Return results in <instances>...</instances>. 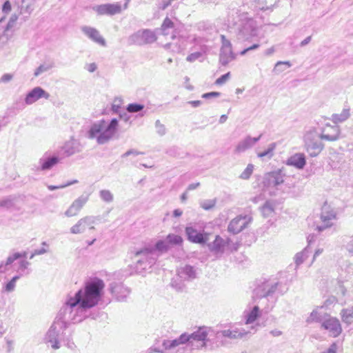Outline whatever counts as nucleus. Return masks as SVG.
I'll list each match as a JSON object with an SVG mask.
<instances>
[{
	"label": "nucleus",
	"mask_w": 353,
	"mask_h": 353,
	"mask_svg": "<svg viewBox=\"0 0 353 353\" xmlns=\"http://www.w3.org/2000/svg\"><path fill=\"white\" fill-rule=\"evenodd\" d=\"M105 283L99 278L94 277L85 282L84 287L79 290L73 296L67 298L62 307L68 319L82 321L88 316V309L92 308L101 301Z\"/></svg>",
	"instance_id": "nucleus-1"
},
{
	"label": "nucleus",
	"mask_w": 353,
	"mask_h": 353,
	"mask_svg": "<svg viewBox=\"0 0 353 353\" xmlns=\"http://www.w3.org/2000/svg\"><path fill=\"white\" fill-rule=\"evenodd\" d=\"M80 322L68 319V316L65 312H62L61 307L45 336L46 343H49L52 349L58 350L61 347V343L63 341L65 342V345L68 348L73 349L74 343L70 340V333L67 330L68 325L71 323Z\"/></svg>",
	"instance_id": "nucleus-2"
},
{
	"label": "nucleus",
	"mask_w": 353,
	"mask_h": 353,
	"mask_svg": "<svg viewBox=\"0 0 353 353\" xmlns=\"http://www.w3.org/2000/svg\"><path fill=\"white\" fill-rule=\"evenodd\" d=\"M330 129L333 130L332 134L327 133V130H323L321 134L314 131H309L305 134L304 148L310 157H317L324 149V144L321 140L335 141L339 139L340 129L338 127Z\"/></svg>",
	"instance_id": "nucleus-3"
},
{
	"label": "nucleus",
	"mask_w": 353,
	"mask_h": 353,
	"mask_svg": "<svg viewBox=\"0 0 353 353\" xmlns=\"http://www.w3.org/2000/svg\"><path fill=\"white\" fill-rule=\"evenodd\" d=\"M118 128V120L112 119L108 123L101 119L93 123L87 133L90 139H96L98 144L102 145L109 141L114 135Z\"/></svg>",
	"instance_id": "nucleus-4"
},
{
	"label": "nucleus",
	"mask_w": 353,
	"mask_h": 353,
	"mask_svg": "<svg viewBox=\"0 0 353 353\" xmlns=\"http://www.w3.org/2000/svg\"><path fill=\"white\" fill-rule=\"evenodd\" d=\"M157 255L154 250L144 248L135 252L133 256L134 264L130 265L131 274H142L155 264Z\"/></svg>",
	"instance_id": "nucleus-5"
},
{
	"label": "nucleus",
	"mask_w": 353,
	"mask_h": 353,
	"mask_svg": "<svg viewBox=\"0 0 353 353\" xmlns=\"http://www.w3.org/2000/svg\"><path fill=\"white\" fill-rule=\"evenodd\" d=\"M205 225L202 223H190L185 229L188 240L193 243L205 244L209 240L208 232H205Z\"/></svg>",
	"instance_id": "nucleus-6"
},
{
	"label": "nucleus",
	"mask_w": 353,
	"mask_h": 353,
	"mask_svg": "<svg viewBox=\"0 0 353 353\" xmlns=\"http://www.w3.org/2000/svg\"><path fill=\"white\" fill-rule=\"evenodd\" d=\"M157 39L154 30L150 29L139 30L128 38L130 44L143 46L155 42Z\"/></svg>",
	"instance_id": "nucleus-7"
},
{
	"label": "nucleus",
	"mask_w": 353,
	"mask_h": 353,
	"mask_svg": "<svg viewBox=\"0 0 353 353\" xmlns=\"http://www.w3.org/2000/svg\"><path fill=\"white\" fill-rule=\"evenodd\" d=\"M99 220L100 217L97 216L88 215L83 216L70 228V232L72 234H81L85 233L87 230H95L94 225Z\"/></svg>",
	"instance_id": "nucleus-8"
},
{
	"label": "nucleus",
	"mask_w": 353,
	"mask_h": 353,
	"mask_svg": "<svg viewBox=\"0 0 353 353\" xmlns=\"http://www.w3.org/2000/svg\"><path fill=\"white\" fill-rule=\"evenodd\" d=\"M108 291L112 294L113 299L119 302L125 301L131 292L128 287L125 286L123 283L117 281L110 283Z\"/></svg>",
	"instance_id": "nucleus-9"
},
{
	"label": "nucleus",
	"mask_w": 353,
	"mask_h": 353,
	"mask_svg": "<svg viewBox=\"0 0 353 353\" xmlns=\"http://www.w3.org/2000/svg\"><path fill=\"white\" fill-rule=\"evenodd\" d=\"M91 9L98 16H114L120 14L123 10L121 3L94 5Z\"/></svg>",
	"instance_id": "nucleus-10"
},
{
	"label": "nucleus",
	"mask_w": 353,
	"mask_h": 353,
	"mask_svg": "<svg viewBox=\"0 0 353 353\" xmlns=\"http://www.w3.org/2000/svg\"><path fill=\"white\" fill-rule=\"evenodd\" d=\"M252 221V218L249 215L237 216L230 221L228 230L234 234H238L248 228Z\"/></svg>",
	"instance_id": "nucleus-11"
},
{
	"label": "nucleus",
	"mask_w": 353,
	"mask_h": 353,
	"mask_svg": "<svg viewBox=\"0 0 353 353\" xmlns=\"http://www.w3.org/2000/svg\"><path fill=\"white\" fill-rule=\"evenodd\" d=\"M83 146L79 140L71 137L61 147L60 152L65 157H71L82 151Z\"/></svg>",
	"instance_id": "nucleus-12"
},
{
	"label": "nucleus",
	"mask_w": 353,
	"mask_h": 353,
	"mask_svg": "<svg viewBox=\"0 0 353 353\" xmlns=\"http://www.w3.org/2000/svg\"><path fill=\"white\" fill-rule=\"evenodd\" d=\"M278 283H270L268 281H264L257 285L254 290V296L261 299L272 295L276 290Z\"/></svg>",
	"instance_id": "nucleus-13"
},
{
	"label": "nucleus",
	"mask_w": 353,
	"mask_h": 353,
	"mask_svg": "<svg viewBox=\"0 0 353 353\" xmlns=\"http://www.w3.org/2000/svg\"><path fill=\"white\" fill-rule=\"evenodd\" d=\"M50 95L41 87L37 86L27 92L24 98L26 105H30L41 99H49Z\"/></svg>",
	"instance_id": "nucleus-14"
},
{
	"label": "nucleus",
	"mask_w": 353,
	"mask_h": 353,
	"mask_svg": "<svg viewBox=\"0 0 353 353\" xmlns=\"http://www.w3.org/2000/svg\"><path fill=\"white\" fill-rule=\"evenodd\" d=\"M209 330L207 327H201L190 334L192 348H199L205 345Z\"/></svg>",
	"instance_id": "nucleus-15"
},
{
	"label": "nucleus",
	"mask_w": 353,
	"mask_h": 353,
	"mask_svg": "<svg viewBox=\"0 0 353 353\" xmlns=\"http://www.w3.org/2000/svg\"><path fill=\"white\" fill-rule=\"evenodd\" d=\"M321 327L328 330L330 334L333 337L338 336L342 332V327L339 319L331 317L329 314L321 323Z\"/></svg>",
	"instance_id": "nucleus-16"
},
{
	"label": "nucleus",
	"mask_w": 353,
	"mask_h": 353,
	"mask_svg": "<svg viewBox=\"0 0 353 353\" xmlns=\"http://www.w3.org/2000/svg\"><path fill=\"white\" fill-rule=\"evenodd\" d=\"M89 199V195L82 194L76 199L65 212L67 217L77 216Z\"/></svg>",
	"instance_id": "nucleus-17"
},
{
	"label": "nucleus",
	"mask_w": 353,
	"mask_h": 353,
	"mask_svg": "<svg viewBox=\"0 0 353 353\" xmlns=\"http://www.w3.org/2000/svg\"><path fill=\"white\" fill-rule=\"evenodd\" d=\"M81 32L93 42L105 47L106 41L105 39L101 35L99 31L95 28L83 26L81 28Z\"/></svg>",
	"instance_id": "nucleus-18"
},
{
	"label": "nucleus",
	"mask_w": 353,
	"mask_h": 353,
	"mask_svg": "<svg viewBox=\"0 0 353 353\" xmlns=\"http://www.w3.org/2000/svg\"><path fill=\"white\" fill-rule=\"evenodd\" d=\"M183 344H187L192 347L190 334L183 333L177 339L173 340H164L162 345L165 350H172Z\"/></svg>",
	"instance_id": "nucleus-19"
},
{
	"label": "nucleus",
	"mask_w": 353,
	"mask_h": 353,
	"mask_svg": "<svg viewBox=\"0 0 353 353\" xmlns=\"http://www.w3.org/2000/svg\"><path fill=\"white\" fill-rule=\"evenodd\" d=\"M238 39L248 40L255 34V28L254 21L252 19L247 20L245 23L240 25L238 28Z\"/></svg>",
	"instance_id": "nucleus-20"
},
{
	"label": "nucleus",
	"mask_w": 353,
	"mask_h": 353,
	"mask_svg": "<svg viewBox=\"0 0 353 353\" xmlns=\"http://www.w3.org/2000/svg\"><path fill=\"white\" fill-rule=\"evenodd\" d=\"M177 275L183 281H190L197 277L198 268L190 265H185L177 270Z\"/></svg>",
	"instance_id": "nucleus-21"
},
{
	"label": "nucleus",
	"mask_w": 353,
	"mask_h": 353,
	"mask_svg": "<svg viewBox=\"0 0 353 353\" xmlns=\"http://www.w3.org/2000/svg\"><path fill=\"white\" fill-rule=\"evenodd\" d=\"M222 65H225L236 58V54L232 52V44L222 35Z\"/></svg>",
	"instance_id": "nucleus-22"
},
{
	"label": "nucleus",
	"mask_w": 353,
	"mask_h": 353,
	"mask_svg": "<svg viewBox=\"0 0 353 353\" xmlns=\"http://www.w3.org/2000/svg\"><path fill=\"white\" fill-rule=\"evenodd\" d=\"M60 159L57 155L51 156L48 152L45 153L39 161L40 170L44 171L52 169L60 161Z\"/></svg>",
	"instance_id": "nucleus-23"
},
{
	"label": "nucleus",
	"mask_w": 353,
	"mask_h": 353,
	"mask_svg": "<svg viewBox=\"0 0 353 353\" xmlns=\"http://www.w3.org/2000/svg\"><path fill=\"white\" fill-rule=\"evenodd\" d=\"M35 0H21L18 6L19 14L22 15V19L26 21L34 10Z\"/></svg>",
	"instance_id": "nucleus-24"
},
{
	"label": "nucleus",
	"mask_w": 353,
	"mask_h": 353,
	"mask_svg": "<svg viewBox=\"0 0 353 353\" xmlns=\"http://www.w3.org/2000/svg\"><path fill=\"white\" fill-rule=\"evenodd\" d=\"M286 164L296 169L302 170L306 165L305 156L303 153H296L288 159Z\"/></svg>",
	"instance_id": "nucleus-25"
},
{
	"label": "nucleus",
	"mask_w": 353,
	"mask_h": 353,
	"mask_svg": "<svg viewBox=\"0 0 353 353\" xmlns=\"http://www.w3.org/2000/svg\"><path fill=\"white\" fill-rule=\"evenodd\" d=\"M262 137L261 134L258 137L252 138L250 136H247L244 139L241 141L236 147V151L238 152H243L245 150L251 148L254 144L258 142Z\"/></svg>",
	"instance_id": "nucleus-26"
},
{
	"label": "nucleus",
	"mask_w": 353,
	"mask_h": 353,
	"mask_svg": "<svg viewBox=\"0 0 353 353\" xmlns=\"http://www.w3.org/2000/svg\"><path fill=\"white\" fill-rule=\"evenodd\" d=\"M269 186L276 187L284 181L283 174L281 170L270 172L266 178Z\"/></svg>",
	"instance_id": "nucleus-27"
},
{
	"label": "nucleus",
	"mask_w": 353,
	"mask_h": 353,
	"mask_svg": "<svg viewBox=\"0 0 353 353\" xmlns=\"http://www.w3.org/2000/svg\"><path fill=\"white\" fill-rule=\"evenodd\" d=\"M335 216H336L333 212H323L321 216L323 224L317 226L319 232H322L326 228L331 227L332 225L331 221L335 219Z\"/></svg>",
	"instance_id": "nucleus-28"
},
{
	"label": "nucleus",
	"mask_w": 353,
	"mask_h": 353,
	"mask_svg": "<svg viewBox=\"0 0 353 353\" xmlns=\"http://www.w3.org/2000/svg\"><path fill=\"white\" fill-rule=\"evenodd\" d=\"M250 332H245V330H222V336L228 337L231 339H242L247 336Z\"/></svg>",
	"instance_id": "nucleus-29"
},
{
	"label": "nucleus",
	"mask_w": 353,
	"mask_h": 353,
	"mask_svg": "<svg viewBox=\"0 0 353 353\" xmlns=\"http://www.w3.org/2000/svg\"><path fill=\"white\" fill-rule=\"evenodd\" d=\"M350 117V108H345L341 113L333 114L331 120L334 123H343L347 120Z\"/></svg>",
	"instance_id": "nucleus-30"
},
{
	"label": "nucleus",
	"mask_w": 353,
	"mask_h": 353,
	"mask_svg": "<svg viewBox=\"0 0 353 353\" xmlns=\"http://www.w3.org/2000/svg\"><path fill=\"white\" fill-rule=\"evenodd\" d=\"M19 198L8 196L0 201V208L6 209L18 208Z\"/></svg>",
	"instance_id": "nucleus-31"
},
{
	"label": "nucleus",
	"mask_w": 353,
	"mask_h": 353,
	"mask_svg": "<svg viewBox=\"0 0 353 353\" xmlns=\"http://www.w3.org/2000/svg\"><path fill=\"white\" fill-rule=\"evenodd\" d=\"M326 316H328V314L325 312H319L317 310H313L310 315L306 319L307 323H312L314 322H321L325 321Z\"/></svg>",
	"instance_id": "nucleus-32"
},
{
	"label": "nucleus",
	"mask_w": 353,
	"mask_h": 353,
	"mask_svg": "<svg viewBox=\"0 0 353 353\" xmlns=\"http://www.w3.org/2000/svg\"><path fill=\"white\" fill-rule=\"evenodd\" d=\"M340 314L344 323L350 325L353 323V306L342 309Z\"/></svg>",
	"instance_id": "nucleus-33"
},
{
	"label": "nucleus",
	"mask_w": 353,
	"mask_h": 353,
	"mask_svg": "<svg viewBox=\"0 0 353 353\" xmlns=\"http://www.w3.org/2000/svg\"><path fill=\"white\" fill-rule=\"evenodd\" d=\"M311 250L310 247L307 246L301 252L296 253L294 256V261L296 266H299L302 264L305 260L308 257Z\"/></svg>",
	"instance_id": "nucleus-34"
},
{
	"label": "nucleus",
	"mask_w": 353,
	"mask_h": 353,
	"mask_svg": "<svg viewBox=\"0 0 353 353\" xmlns=\"http://www.w3.org/2000/svg\"><path fill=\"white\" fill-rule=\"evenodd\" d=\"M260 316L259 307L255 305L252 310L245 316V323L250 324L254 322Z\"/></svg>",
	"instance_id": "nucleus-35"
},
{
	"label": "nucleus",
	"mask_w": 353,
	"mask_h": 353,
	"mask_svg": "<svg viewBox=\"0 0 353 353\" xmlns=\"http://www.w3.org/2000/svg\"><path fill=\"white\" fill-rule=\"evenodd\" d=\"M239 243L236 241L233 242L232 240L227 239L226 241H224L222 239V253L224 250H228L230 252L236 251L239 248Z\"/></svg>",
	"instance_id": "nucleus-36"
},
{
	"label": "nucleus",
	"mask_w": 353,
	"mask_h": 353,
	"mask_svg": "<svg viewBox=\"0 0 353 353\" xmlns=\"http://www.w3.org/2000/svg\"><path fill=\"white\" fill-rule=\"evenodd\" d=\"M30 265V263L26 260H21L19 261V265L18 269L17 270V275L19 276V278L24 275H27L29 274L30 271L28 270V267Z\"/></svg>",
	"instance_id": "nucleus-37"
},
{
	"label": "nucleus",
	"mask_w": 353,
	"mask_h": 353,
	"mask_svg": "<svg viewBox=\"0 0 353 353\" xmlns=\"http://www.w3.org/2000/svg\"><path fill=\"white\" fill-rule=\"evenodd\" d=\"M26 257V252H23L22 254L21 253H19V252H16L14 254H13L11 256H9L6 260V261L5 263H3V269L5 268V271L8 270V266L10 265L14 261H16L17 259L21 258V257Z\"/></svg>",
	"instance_id": "nucleus-38"
},
{
	"label": "nucleus",
	"mask_w": 353,
	"mask_h": 353,
	"mask_svg": "<svg viewBox=\"0 0 353 353\" xmlns=\"http://www.w3.org/2000/svg\"><path fill=\"white\" fill-rule=\"evenodd\" d=\"M276 145L275 143H270L268 145V149H266L263 152L258 153V154H257L258 157L263 158V157H267L268 159H270L273 156V154H274L273 152H274V150L276 148Z\"/></svg>",
	"instance_id": "nucleus-39"
},
{
	"label": "nucleus",
	"mask_w": 353,
	"mask_h": 353,
	"mask_svg": "<svg viewBox=\"0 0 353 353\" xmlns=\"http://www.w3.org/2000/svg\"><path fill=\"white\" fill-rule=\"evenodd\" d=\"M261 210L264 217H269L274 212L273 205L270 201H266L265 204L262 206Z\"/></svg>",
	"instance_id": "nucleus-40"
},
{
	"label": "nucleus",
	"mask_w": 353,
	"mask_h": 353,
	"mask_svg": "<svg viewBox=\"0 0 353 353\" xmlns=\"http://www.w3.org/2000/svg\"><path fill=\"white\" fill-rule=\"evenodd\" d=\"M170 248L169 244L166 240H159L155 243L154 248H151L154 250L160 251L161 252H167Z\"/></svg>",
	"instance_id": "nucleus-41"
},
{
	"label": "nucleus",
	"mask_w": 353,
	"mask_h": 353,
	"mask_svg": "<svg viewBox=\"0 0 353 353\" xmlns=\"http://www.w3.org/2000/svg\"><path fill=\"white\" fill-rule=\"evenodd\" d=\"M166 241L168 244L172 245H181L183 241L181 236L174 234H168L166 237Z\"/></svg>",
	"instance_id": "nucleus-42"
},
{
	"label": "nucleus",
	"mask_w": 353,
	"mask_h": 353,
	"mask_svg": "<svg viewBox=\"0 0 353 353\" xmlns=\"http://www.w3.org/2000/svg\"><path fill=\"white\" fill-rule=\"evenodd\" d=\"M216 204V199H205L199 201V205L205 210L212 209Z\"/></svg>",
	"instance_id": "nucleus-43"
},
{
	"label": "nucleus",
	"mask_w": 353,
	"mask_h": 353,
	"mask_svg": "<svg viewBox=\"0 0 353 353\" xmlns=\"http://www.w3.org/2000/svg\"><path fill=\"white\" fill-rule=\"evenodd\" d=\"M284 66H287V68H290L292 66V64L290 61H278L274 68V72L276 73H280L283 72L286 68Z\"/></svg>",
	"instance_id": "nucleus-44"
},
{
	"label": "nucleus",
	"mask_w": 353,
	"mask_h": 353,
	"mask_svg": "<svg viewBox=\"0 0 353 353\" xmlns=\"http://www.w3.org/2000/svg\"><path fill=\"white\" fill-rule=\"evenodd\" d=\"M143 108H144L143 105L140 104V103H130L128 105V106L126 108V110L130 113H137V112H139L141 110H143Z\"/></svg>",
	"instance_id": "nucleus-45"
},
{
	"label": "nucleus",
	"mask_w": 353,
	"mask_h": 353,
	"mask_svg": "<svg viewBox=\"0 0 353 353\" xmlns=\"http://www.w3.org/2000/svg\"><path fill=\"white\" fill-rule=\"evenodd\" d=\"M19 18V14H12V16L10 17L6 28H5V30H4V34H6V32H8L9 30H10L12 28H13L15 25H16V22L17 21Z\"/></svg>",
	"instance_id": "nucleus-46"
},
{
	"label": "nucleus",
	"mask_w": 353,
	"mask_h": 353,
	"mask_svg": "<svg viewBox=\"0 0 353 353\" xmlns=\"http://www.w3.org/2000/svg\"><path fill=\"white\" fill-rule=\"evenodd\" d=\"M100 198L105 202L110 203L113 201V194L110 190H102L99 192Z\"/></svg>",
	"instance_id": "nucleus-47"
},
{
	"label": "nucleus",
	"mask_w": 353,
	"mask_h": 353,
	"mask_svg": "<svg viewBox=\"0 0 353 353\" xmlns=\"http://www.w3.org/2000/svg\"><path fill=\"white\" fill-rule=\"evenodd\" d=\"M19 276H14L4 286V290L8 292H12L14 290L16 282L19 279Z\"/></svg>",
	"instance_id": "nucleus-48"
},
{
	"label": "nucleus",
	"mask_w": 353,
	"mask_h": 353,
	"mask_svg": "<svg viewBox=\"0 0 353 353\" xmlns=\"http://www.w3.org/2000/svg\"><path fill=\"white\" fill-rule=\"evenodd\" d=\"M208 247L211 251L219 252L221 250V240L219 239V236L216 235L215 240L209 243Z\"/></svg>",
	"instance_id": "nucleus-49"
},
{
	"label": "nucleus",
	"mask_w": 353,
	"mask_h": 353,
	"mask_svg": "<svg viewBox=\"0 0 353 353\" xmlns=\"http://www.w3.org/2000/svg\"><path fill=\"white\" fill-rule=\"evenodd\" d=\"M254 166L252 164H248L244 171L241 174L240 178L243 179H248L253 172Z\"/></svg>",
	"instance_id": "nucleus-50"
},
{
	"label": "nucleus",
	"mask_w": 353,
	"mask_h": 353,
	"mask_svg": "<svg viewBox=\"0 0 353 353\" xmlns=\"http://www.w3.org/2000/svg\"><path fill=\"white\" fill-rule=\"evenodd\" d=\"M172 26H173V22L169 18H168V17L165 18L161 25L162 33L165 35L168 34V32H167V30L169 28H172Z\"/></svg>",
	"instance_id": "nucleus-51"
},
{
	"label": "nucleus",
	"mask_w": 353,
	"mask_h": 353,
	"mask_svg": "<svg viewBox=\"0 0 353 353\" xmlns=\"http://www.w3.org/2000/svg\"><path fill=\"white\" fill-rule=\"evenodd\" d=\"M203 57V54L201 52H195L190 54L186 57V61L190 63H193L196 60H200V59Z\"/></svg>",
	"instance_id": "nucleus-52"
},
{
	"label": "nucleus",
	"mask_w": 353,
	"mask_h": 353,
	"mask_svg": "<svg viewBox=\"0 0 353 353\" xmlns=\"http://www.w3.org/2000/svg\"><path fill=\"white\" fill-rule=\"evenodd\" d=\"M78 183L77 180H73V181H69V182H68L66 183L61 184L60 185H48V190L52 191V190H58V189L64 188H66L68 186H70L71 185H73V184H75V183Z\"/></svg>",
	"instance_id": "nucleus-53"
},
{
	"label": "nucleus",
	"mask_w": 353,
	"mask_h": 353,
	"mask_svg": "<svg viewBox=\"0 0 353 353\" xmlns=\"http://www.w3.org/2000/svg\"><path fill=\"white\" fill-rule=\"evenodd\" d=\"M155 128L157 132L160 136H163L166 133V129L163 124H162L159 120H157L155 122Z\"/></svg>",
	"instance_id": "nucleus-54"
},
{
	"label": "nucleus",
	"mask_w": 353,
	"mask_h": 353,
	"mask_svg": "<svg viewBox=\"0 0 353 353\" xmlns=\"http://www.w3.org/2000/svg\"><path fill=\"white\" fill-rule=\"evenodd\" d=\"M51 66L48 65H40L34 71V75L35 77H38L40 74H43V72H46L48 71L50 69Z\"/></svg>",
	"instance_id": "nucleus-55"
},
{
	"label": "nucleus",
	"mask_w": 353,
	"mask_h": 353,
	"mask_svg": "<svg viewBox=\"0 0 353 353\" xmlns=\"http://www.w3.org/2000/svg\"><path fill=\"white\" fill-rule=\"evenodd\" d=\"M121 103L122 99L121 98H115L113 103L112 104V111L113 112L118 113L120 110Z\"/></svg>",
	"instance_id": "nucleus-56"
},
{
	"label": "nucleus",
	"mask_w": 353,
	"mask_h": 353,
	"mask_svg": "<svg viewBox=\"0 0 353 353\" xmlns=\"http://www.w3.org/2000/svg\"><path fill=\"white\" fill-rule=\"evenodd\" d=\"M345 248L348 252L349 254L353 256V235L351 236L349 241L346 242Z\"/></svg>",
	"instance_id": "nucleus-57"
},
{
	"label": "nucleus",
	"mask_w": 353,
	"mask_h": 353,
	"mask_svg": "<svg viewBox=\"0 0 353 353\" xmlns=\"http://www.w3.org/2000/svg\"><path fill=\"white\" fill-rule=\"evenodd\" d=\"M143 154V152H139L134 149H130L129 150H128L126 152H125L124 154H123L121 155V158H125V157H127L130 155H133V156H137L139 154Z\"/></svg>",
	"instance_id": "nucleus-58"
},
{
	"label": "nucleus",
	"mask_w": 353,
	"mask_h": 353,
	"mask_svg": "<svg viewBox=\"0 0 353 353\" xmlns=\"http://www.w3.org/2000/svg\"><path fill=\"white\" fill-rule=\"evenodd\" d=\"M219 95H220V93L219 92H208V93L203 94L202 95V98L205 99H211L213 97H219Z\"/></svg>",
	"instance_id": "nucleus-59"
},
{
	"label": "nucleus",
	"mask_w": 353,
	"mask_h": 353,
	"mask_svg": "<svg viewBox=\"0 0 353 353\" xmlns=\"http://www.w3.org/2000/svg\"><path fill=\"white\" fill-rule=\"evenodd\" d=\"M338 345L336 343H333L326 350L321 353H336Z\"/></svg>",
	"instance_id": "nucleus-60"
},
{
	"label": "nucleus",
	"mask_w": 353,
	"mask_h": 353,
	"mask_svg": "<svg viewBox=\"0 0 353 353\" xmlns=\"http://www.w3.org/2000/svg\"><path fill=\"white\" fill-rule=\"evenodd\" d=\"M11 10V3L9 1H6L2 6V11L5 14H8Z\"/></svg>",
	"instance_id": "nucleus-61"
},
{
	"label": "nucleus",
	"mask_w": 353,
	"mask_h": 353,
	"mask_svg": "<svg viewBox=\"0 0 353 353\" xmlns=\"http://www.w3.org/2000/svg\"><path fill=\"white\" fill-rule=\"evenodd\" d=\"M259 47V45L258 43H255V44H253L252 46L247 48H245L244 50H243L241 52H240V54L243 56L245 55L248 52L250 51V50H256Z\"/></svg>",
	"instance_id": "nucleus-62"
},
{
	"label": "nucleus",
	"mask_w": 353,
	"mask_h": 353,
	"mask_svg": "<svg viewBox=\"0 0 353 353\" xmlns=\"http://www.w3.org/2000/svg\"><path fill=\"white\" fill-rule=\"evenodd\" d=\"M12 74H4L1 77L0 81L1 82H3V83H7V82L10 81V80H12Z\"/></svg>",
	"instance_id": "nucleus-63"
},
{
	"label": "nucleus",
	"mask_w": 353,
	"mask_h": 353,
	"mask_svg": "<svg viewBox=\"0 0 353 353\" xmlns=\"http://www.w3.org/2000/svg\"><path fill=\"white\" fill-rule=\"evenodd\" d=\"M97 65L96 63H89L86 65V69L88 70V71H89L90 72H94L96 70H97Z\"/></svg>",
	"instance_id": "nucleus-64"
}]
</instances>
